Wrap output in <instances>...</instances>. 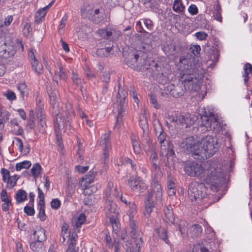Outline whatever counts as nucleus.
<instances>
[{
  "label": "nucleus",
  "mask_w": 252,
  "mask_h": 252,
  "mask_svg": "<svg viewBox=\"0 0 252 252\" xmlns=\"http://www.w3.org/2000/svg\"><path fill=\"white\" fill-rule=\"evenodd\" d=\"M0 173L2 175V180L4 182H6V180L11 177L9 171L5 168H2L1 169Z\"/></svg>",
  "instance_id": "nucleus-56"
},
{
  "label": "nucleus",
  "mask_w": 252,
  "mask_h": 252,
  "mask_svg": "<svg viewBox=\"0 0 252 252\" xmlns=\"http://www.w3.org/2000/svg\"><path fill=\"white\" fill-rule=\"evenodd\" d=\"M176 122L177 124H180L182 126H185L186 127L189 126L193 124V121L189 117L183 115H180L176 118Z\"/></svg>",
  "instance_id": "nucleus-28"
},
{
  "label": "nucleus",
  "mask_w": 252,
  "mask_h": 252,
  "mask_svg": "<svg viewBox=\"0 0 252 252\" xmlns=\"http://www.w3.org/2000/svg\"><path fill=\"white\" fill-rule=\"evenodd\" d=\"M61 204V201L58 198L53 199L51 202V207L54 210L59 209Z\"/></svg>",
  "instance_id": "nucleus-61"
},
{
  "label": "nucleus",
  "mask_w": 252,
  "mask_h": 252,
  "mask_svg": "<svg viewBox=\"0 0 252 252\" xmlns=\"http://www.w3.org/2000/svg\"><path fill=\"white\" fill-rule=\"evenodd\" d=\"M200 126L204 127L206 131H212L215 133H219L222 128V124L215 118L213 113L205 111L201 116Z\"/></svg>",
  "instance_id": "nucleus-5"
},
{
  "label": "nucleus",
  "mask_w": 252,
  "mask_h": 252,
  "mask_svg": "<svg viewBox=\"0 0 252 252\" xmlns=\"http://www.w3.org/2000/svg\"><path fill=\"white\" fill-rule=\"evenodd\" d=\"M192 252H211L205 247L200 244L195 246L193 249Z\"/></svg>",
  "instance_id": "nucleus-52"
},
{
  "label": "nucleus",
  "mask_w": 252,
  "mask_h": 252,
  "mask_svg": "<svg viewBox=\"0 0 252 252\" xmlns=\"http://www.w3.org/2000/svg\"><path fill=\"white\" fill-rule=\"evenodd\" d=\"M104 9L102 8L95 9L94 11V22L99 23L104 19Z\"/></svg>",
  "instance_id": "nucleus-33"
},
{
  "label": "nucleus",
  "mask_w": 252,
  "mask_h": 252,
  "mask_svg": "<svg viewBox=\"0 0 252 252\" xmlns=\"http://www.w3.org/2000/svg\"><path fill=\"white\" fill-rule=\"evenodd\" d=\"M54 75V80L58 85L61 79L66 81L68 78L66 73L63 71V67L61 64L59 65V70H57L55 71Z\"/></svg>",
  "instance_id": "nucleus-25"
},
{
  "label": "nucleus",
  "mask_w": 252,
  "mask_h": 252,
  "mask_svg": "<svg viewBox=\"0 0 252 252\" xmlns=\"http://www.w3.org/2000/svg\"><path fill=\"white\" fill-rule=\"evenodd\" d=\"M71 79L74 85H75L77 86L82 85V80L80 78L78 77V74L75 72H72Z\"/></svg>",
  "instance_id": "nucleus-50"
},
{
  "label": "nucleus",
  "mask_w": 252,
  "mask_h": 252,
  "mask_svg": "<svg viewBox=\"0 0 252 252\" xmlns=\"http://www.w3.org/2000/svg\"><path fill=\"white\" fill-rule=\"evenodd\" d=\"M47 13L45 8L39 9L36 13L34 21L36 24H39L42 22Z\"/></svg>",
  "instance_id": "nucleus-32"
},
{
  "label": "nucleus",
  "mask_w": 252,
  "mask_h": 252,
  "mask_svg": "<svg viewBox=\"0 0 252 252\" xmlns=\"http://www.w3.org/2000/svg\"><path fill=\"white\" fill-rule=\"evenodd\" d=\"M152 198V191H148V195L144 201L145 211L144 212L145 217L147 218L151 216V213L153 212L155 207V203Z\"/></svg>",
  "instance_id": "nucleus-17"
},
{
  "label": "nucleus",
  "mask_w": 252,
  "mask_h": 252,
  "mask_svg": "<svg viewBox=\"0 0 252 252\" xmlns=\"http://www.w3.org/2000/svg\"><path fill=\"white\" fill-rule=\"evenodd\" d=\"M104 133L101 138L100 145L104 148H110L111 147L110 138V133Z\"/></svg>",
  "instance_id": "nucleus-31"
},
{
  "label": "nucleus",
  "mask_w": 252,
  "mask_h": 252,
  "mask_svg": "<svg viewBox=\"0 0 252 252\" xmlns=\"http://www.w3.org/2000/svg\"><path fill=\"white\" fill-rule=\"evenodd\" d=\"M164 220L169 224H173L175 221V217L173 208L170 205L166 206L163 209Z\"/></svg>",
  "instance_id": "nucleus-23"
},
{
  "label": "nucleus",
  "mask_w": 252,
  "mask_h": 252,
  "mask_svg": "<svg viewBox=\"0 0 252 252\" xmlns=\"http://www.w3.org/2000/svg\"><path fill=\"white\" fill-rule=\"evenodd\" d=\"M190 50L194 56H198L200 54L201 48L199 45H194L190 47Z\"/></svg>",
  "instance_id": "nucleus-64"
},
{
  "label": "nucleus",
  "mask_w": 252,
  "mask_h": 252,
  "mask_svg": "<svg viewBox=\"0 0 252 252\" xmlns=\"http://www.w3.org/2000/svg\"><path fill=\"white\" fill-rule=\"evenodd\" d=\"M159 0H144V4L147 2L150 3V7L151 10L154 12L159 14L162 10L159 8V4L158 2Z\"/></svg>",
  "instance_id": "nucleus-30"
},
{
  "label": "nucleus",
  "mask_w": 252,
  "mask_h": 252,
  "mask_svg": "<svg viewBox=\"0 0 252 252\" xmlns=\"http://www.w3.org/2000/svg\"><path fill=\"white\" fill-rule=\"evenodd\" d=\"M139 126L143 131H147L149 130L148 120L146 114H143L139 117Z\"/></svg>",
  "instance_id": "nucleus-37"
},
{
  "label": "nucleus",
  "mask_w": 252,
  "mask_h": 252,
  "mask_svg": "<svg viewBox=\"0 0 252 252\" xmlns=\"http://www.w3.org/2000/svg\"><path fill=\"white\" fill-rule=\"evenodd\" d=\"M69 225L66 223L64 222L62 226L61 236L62 237L63 241L62 242L63 243L65 241V237H66V235H68L69 233H70V231H68Z\"/></svg>",
  "instance_id": "nucleus-45"
},
{
  "label": "nucleus",
  "mask_w": 252,
  "mask_h": 252,
  "mask_svg": "<svg viewBox=\"0 0 252 252\" xmlns=\"http://www.w3.org/2000/svg\"><path fill=\"white\" fill-rule=\"evenodd\" d=\"M168 90H169L170 94L173 97L178 98L184 94L185 90H186V84H184L183 81L177 85L172 84L168 87Z\"/></svg>",
  "instance_id": "nucleus-18"
},
{
  "label": "nucleus",
  "mask_w": 252,
  "mask_h": 252,
  "mask_svg": "<svg viewBox=\"0 0 252 252\" xmlns=\"http://www.w3.org/2000/svg\"><path fill=\"white\" fill-rule=\"evenodd\" d=\"M14 197L17 204H19L27 199V193L25 190L20 189L17 191Z\"/></svg>",
  "instance_id": "nucleus-29"
},
{
  "label": "nucleus",
  "mask_w": 252,
  "mask_h": 252,
  "mask_svg": "<svg viewBox=\"0 0 252 252\" xmlns=\"http://www.w3.org/2000/svg\"><path fill=\"white\" fill-rule=\"evenodd\" d=\"M118 88V93L116 96L118 111L116 124L118 125L121 122L123 116L126 113L127 103L126 98L128 96L127 91L124 88L121 87L120 83L119 84Z\"/></svg>",
  "instance_id": "nucleus-8"
},
{
  "label": "nucleus",
  "mask_w": 252,
  "mask_h": 252,
  "mask_svg": "<svg viewBox=\"0 0 252 252\" xmlns=\"http://www.w3.org/2000/svg\"><path fill=\"white\" fill-rule=\"evenodd\" d=\"M16 50L14 46L5 43L0 44V57L8 59L14 56Z\"/></svg>",
  "instance_id": "nucleus-16"
},
{
  "label": "nucleus",
  "mask_w": 252,
  "mask_h": 252,
  "mask_svg": "<svg viewBox=\"0 0 252 252\" xmlns=\"http://www.w3.org/2000/svg\"><path fill=\"white\" fill-rule=\"evenodd\" d=\"M197 137L189 136L183 139L181 146L186 153L191 155L194 158L201 160V158L205 156L200 152V140H197Z\"/></svg>",
  "instance_id": "nucleus-3"
},
{
  "label": "nucleus",
  "mask_w": 252,
  "mask_h": 252,
  "mask_svg": "<svg viewBox=\"0 0 252 252\" xmlns=\"http://www.w3.org/2000/svg\"><path fill=\"white\" fill-rule=\"evenodd\" d=\"M149 99L150 103H152L154 107L156 109H159L160 106V105L158 103L156 96L152 94V93L149 94Z\"/></svg>",
  "instance_id": "nucleus-53"
},
{
  "label": "nucleus",
  "mask_w": 252,
  "mask_h": 252,
  "mask_svg": "<svg viewBox=\"0 0 252 252\" xmlns=\"http://www.w3.org/2000/svg\"><path fill=\"white\" fill-rule=\"evenodd\" d=\"M134 152L136 154H139L141 152V149L139 142L132 138H131Z\"/></svg>",
  "instance_id": "nucleus-49"
},
{
  "label": "nucleus",
  "mask_w": 252,
  "mask_h": 252,
  "mask_svg": "<svg viewBox=\"0 0 252 252\" xmlns=\"http://www.w3.org/2000/svg\"><path fill=\"white\" fill-rule=\"evenodd\" d=\"M47 127L46 120L41 119L38 120L37 126L38 132L42 134H46Z\"/></svg>",
  "instance_id": "nucleus-39"
},
{
  "label": "nucleus",
  "mask_w": 252,
  "mask_h": 252,
  "mask_svg": "<svg viewBox=\"0 0 252 252\" xmlns=\"http://www.w3.org/2000/svg\"><path fill=\"white\" fill-rule=\"evenodd\" d=\"M101 37L109 39L111 41V37L113 35V29H102L98 30L97 32Z\"/></svg>",
  "instance_id": "nucleus-34"
},
{
  "label": "nucleus",
  "mask_w": 252,
  "mask_h": 252,
  "mask_svg": "<svg viewBox=\"0 0 252 252\" xmlns=\"http://www.w3.org/2000/svg\"><path fill=\"white\" fill-rule=\"evenodd\" d=\"M17 88L23 96L28 94L29 90L25 82L19 84Z\"/></svg>",
  "instance_id": "nucleus-48"
},
{
  "label": "nucleus",
  "mask_w": 252,
  "mask_h": 252,
  "mask_svg": "<svg viewBox=\"0 0 252 252\" xmlns=\"http://www.w3.org/2000/svg\"><path fill=\"white\" fill-rule=\"evenodd\" d=\"M31 166V162L29 160H24L16 164V171H20L23 169H29Z\"/></svg>",
  "instance_id": "nucleus-43"
},
{
  "label": "nucleus",
  "mask_w": 252,
  "mask_h": 252,
  "mask_svg": "<svg viewBox=\"0 0 252 252\" xmlns=\"http://www.w3.org/2000/svg\"><path fill=\"white\" fill-rule=\"evenodd\" d=\"M112 47H105L97 49L96 52V55L100 58L107 57L111 51Z\"/></svg>",
  "instance_id": "nucleus-36"
},
{
  "label": "nucleus",
  "mask_w": 252,
  "mask_h": 252,
  "mask_svg": "<svg viewBox=\"0 0 252 252\" xmlns=\"http://www.w3.org/2000/svg\"><path fill=\"white\" fill-rule=\"evenodd\" d=\"M200 152L203 153L204 157L201 160L207 159L213 156L219 149L217 138L211 135H207L200 140Z\"/></svg>",
  "instance_id": "nucleus-4"
},
{
  "label": "nucleus",
  "mask_w": 252,
  "mask_h": 252,
  "mask_svg": "<svg viewBox=\"0 0 252 252\" xmlns=\"http://www.w3.org/2000/svg\"><path fill=\"white\" fill-rule=\"evenodd\" d=\"M94 196L89 195L84 198L83 202L85 205L92 206L94 203Z\"/></svg>",
  "instance_id": "nucleus-58"
},
{
  "label": "nucleus",
  "mask_w": 252,
  "mask_h": 252,
  "mask_svg": "<svg viewBox=\"0 0 252 252\" xmlns=\"http://www.w3.org/2000/svg\"><path fill=\"white\" fill-rule=\"evenodd\" d=\"M37 190L38 193V197L39 199L38 205L45 204L44 194L43 192L39 187L37 188Z\"/></svg>",
  "instance_id": "nucleus-60"
},
{
  "label": "nucleus",
  "mask_w": 252,
  "mask_h": 252,
  "mask_svg": "<svg viewBox=\"0 0 252 252\" xmlns=\"http://www.w3.org/2000/svg\"><path fill=\"white\" fill-rule=\"evenodd\" d=\"M39 213L38 217L41 221H44L46 219V216L45 213V204L38 205Z\"/></svg>",
  "instance_id": "nucleus-47"
},
{
  "label": "nucleus",
  "mask_w": 252,
  "mask_h": 252,
  "mask_svg": "<svg viewBox=\"0 0 252 252\" xmlns=\"http://www.w3.org/2000/svg\"><path fill=\"white\" fill-rule=\"evenodd\" d=\"M24 212L28 216H33L35 214V211L33 208V206H29L26 205L24 208Z\"/></svg>",
  "instance_id": "nucleus-59"
},
{
  "label": "nucleus",
  "mask_w": 252,
  "mask_h": 252,
  "mask_svg": "<svg viewBox=\"0 0 252 252\" xmlns=\"http://www.w3.org/2000/svg\"><path fill=\"white\" fill-rule=\"evenodd\" d=\"M60 130H60V126L56 122V123L55 125L54 132L56 135V139L57 141V144L59 146H61V144L63 143L62 137Z\"/></svg>",
  "instance_id": "nucleus-41"
},
{
  "label": "nucleus",
  "mask_w": 252,
  "mask_h": 252,
  "mask_svg": "<svg viewBox=\"0 0 252 252\" xmlns=\"http://www.w3.org/2000/svg\"><path fill=\"white\" fill-rule=\"evenodd\" d=\"M129 235L131 238L135 239V244L138 246L139 248L142 247L143 245V241L142 240V233L139 230L136 222L129 216Z\"/></svg>",
  "instance_id": "nucleus-12"
},
{
  "label": "nucleus",
  "mask_w": 252,
  "mask_h": 252,
  "mask_svg": "<svg viewBox=\"0 0 252 252\" xmlns=\"http://www.w3.org/2000/svg\"><path fill=\"white\" fill-rule=\"evenodd\" d=\"M125 63L129 67L138 71L145 72L146 67L147 54L141 50L133 49L124 53Z\"/></svg>",
  "instance_id": "nucleus-2"
},
{
  "label": "nucleus",
  "mask_w": 252,
  "mask_h": 252,
  "mask_svg": "<svg viewBox=\"0 0 252 252\" xmlns=\"http://www.w3.org/2000/svg\"><path fill=\"white\" fill-rule=\"evenodd\" d=\"M184 169L186 173L190 177H201L205 172L202 165L194 161H187Z\"/></svg>",
  "instance_id": "nucleus-10"
},
{
  "label": "nucleus",
  "mask_w": 252,
  "mask_h": 252,
  "mask_svg": "<svg viewBox=\"0 0 252 252\" xmlns=\"http://www.w3.org/2000/svg\"><path fill=\"white\" fill-rule=\"evenodd\" d=\"M33 61L32 62V68L38 75L41 74L42 71V65L38 63V61L36 59L34 55H33Z\"/></svg>",
  "instance_id": "nucleus-38"
},
{
  "label": "nucleus",
  "mask_w": 252,
  "mask_h": 252,
  "mask_svg": "<svg viewBox=\"0 0 252 252\" xmlns=\"http://www.w3.org/2000/svg\"><path fill=\"white\" fill-rule=\"evenodd\" d=\"M157 116L155 114H153V127L155 134L158 136V139L160 144L161 149H165L167 148V142L169 141L166 140L167 134L164 131L163 127L162 124L158 120H156Z\"/></svg>",
  "instance_id": "nucleus-11"
},
{
  "label": "nucleus",
  "mask_w": 252,
  "mask_h": 252,
  "mask_svg": "<svg viewBox=\"0 0 252 252\" xmlns=\"http://www.w3.org/2000/svg\"><path fill=\"white\" fill-rule=\"evenodd\" d=\"M145 63L147 67L145 71H149L153 77L157 79L162 77L163 73L162 70V67L158 63L151 59L148 58V57Z\"/></svg>",
  "instance_id": "nucleus-13"
},
{
  "label": "nucleus",
  "mask_w": 252,
  "mask_h": 252,
  "mask_svg": "<svg viewBox=\"0 0 252 252\" xmlns=\"http://www.w3.org/2000/svg\"><path fill=\"white\" fill-rule=\"evenodd\" d=\"M156 234L159 238L162 240L165 243L169 244V240L167 235V230L161 226L155 229Z\"/></svg>",
  "instance_id": "nucleus-26"
},
{
  "label": "nucleus",
  "mask_w": 252,
  "mask_h": 252,
  "mask_svg": "<svg viewBox=\"0 0 252 252\" xmlns=\"http://www.w3.org/2000/svg\"><path fill=\"white\" fill-rule=\"evenodd\" d=\"M167 146L165 149H161L159 166H169L170 161H173L175 157L174 147L171 141L167 142Z\"/></svg>",
  "instance_id": "nucleus-9"
},
{
  "label": "nucleus",
  "mask_w": 252,
  "mask_h": 252,
  "mask_svg": "<svg viewBox=\"0 0 252 252\" xmlns=\"http://www.w3.org/2000/svg\"><path fill=\"white\" fill-rule=\"evenodd\" d=\"M96 172L93 170H90L89 174L86 175L85 177H83L81 178V181L82 183L84 182V186L85 189H87L89 186L94 182V179L95 176Z\"/></svg>",
  "instance_id": "nucleus-24"
},
{
  "label": "nucleus",
  "mask_w": 252,
  "mask_h": 252,
  "mask_svg": "<svg viewBox=\"0 0 252 252\" xmlns=\"http://www.w3.org/2000/svg\"><path fill=\"white\" fill-rule=\"evenodd\" d=\"M206 175L203 181L206 184L210 185L212 189H218L225 182V178L224 174L215 168L211 167L208 169Z\"/></svg>",
  "instance_id": "nucleus-6"
},
{
  "label": "nucleus",
  "mask_w": 252,
  "mask_h": 252,
  "mask_svg": "<svg viewBox=\"0 0 252 252\" xmlns=\"http://www.w3.org/2000/svg\"><path fill=\"white\" fill-rule=\"evenodd\" d=\"M202 232V227L198 224L192 225L189 228V235L193 239H196L199 237Z\"/></svg>",
  "instance_id": "nucleus-27"
},
{
  "label": "nucleus",
  "mask_w": 252,
  "mask_h": 252,
  "mask_svg": "<svg viewBox=\"0 0 252 252\" xmlns=\"http://www.w3.org/2000/svg\"><path fill=\"white\" fill-rule=\"evenodd\" d=\"M79 247H76V244L69 243L66 252H78Z\"/></svg>",
  "instance_id": "nucleus-62"
},
{
  "label": "nucleus",
  "mask_w": 252,
  "mask_h": 252,
  "mask_svg": "<svg viewBox=\"0 0 252 252\" xmlns=\"http://www.w3.org/2000/svg\"><path fill=\"white\" fill-rule=\"evenodd\" d=\"M86 221V216L84 214H81L77 218V220L75 223L77 227H79Z\"/></svg>",
  "instance_id": "nucleus-55"
},
{
  "label": "nucleus",
  "mask_w": 252,
  "mask_h": 252,
  "mask_svg": "<svg viewBox=\"0 0 252 252\" xmlns=\"http://www.w3.org/2000/svg\"><path fill=\"white\" fill-rule=\"evenodd\" d=\"M127 184L131 189L139 193L143 192L148 188L147 184L137 175L130 176Z\"/></svg>",
  "instance_id": "nucleus-14"
},
{
  "label": "nucleus",
  "mask_w": 252,
  "mask_h": 252,
  "mask_svg": "<svg viewBox=\"0 0 252 252\" xmlns=\"http://www.w3.org/2000/svg\"><path fill=\"white\" fill-rule=\"evenodd\" d=\"M54 121V128H55V125L56 122L60 126V130L61 129V126L63 125V121L62 120V118L59 116V113H56L55 117L53 118Z\"/></svg>",
  "instance_id": "nucleus-57"
},
{
  "label": "nucleus",
  "mask_w": 252,
  "mask_h": 252,
  "mask_svg": "<svg viewBox=\"0 0 252 252\" xmlns=\"http://www.w3.org/2000/svg\"><path fill=\"white\" fill-rule=\"evenodd\" d=\"M149 132V130H147V131H143V135L142 138L143 142L147 144V145H145V146H146L148 149L149 148V147H151L152 145Z\"/></svg>",
  "instance_id": "nucleus-46"
},
{
  "label": "nucleus",
  "mask_w": 252,
  "mask_h": 252,
  "mask_svg": "<svg viewBox=\"0 0 252 252\" xmlns=\"http://www.w3.org/2000/svg\"><path fill=\"white\" fill-rule=\"evenodd\" d=\"M46 230L40 227L33 232L34 240L30 242V248L33 252H43L45 250L44 242L47 240Z\"/></svg>",
  "instance_id": "nucleus-7"
},
{
  "label": "nucleus",
  "mask_w": 252,
  "mask_h": 252,
  "mask_svg": "<svg viewBox=\"0 0 252 252\" xmlns=\"http://www.w3.org/2000/svg\"><path fill=\"white\" fill-rule=\"evenodd\" d=\"M66 237H68L69 243H72L73 244H76V241L78 238V235L75 232H72V233H69L68 235H66Z\"/></svg>",
  "instance_id": "nucleus-54"
},
{
  "label": "nucleus",
  "mask_w": 252,
  "mask_h": 252,
  "mask_svg": "<svg viewBox=\"0 0 252 252\" xmlns=\"http://www.w3.org/2000/svg\"><path fill=\"white\" fill-rule=\"evenodd\" d=\"M47 92L49 96L50 103L53 108L56 107V103L59 100V93L58 90L55 88H52L51 86H47Z\"/></svg>",
  "instance_id": "nucleus-21"
},
{
  "label": "nucleus",
  "mask_w": 252,
  "mask_h": 252,
  "mask_svg": "<svg viewBox=\"0 0 252 252\" xmlns=\"http://www.w3.org/2000/svg\"><path fill=\"white\" fill-rule=\"evenodd\" d=\"M120 209L118 208L116 203L113 200L107 199L106 201L104 211L106 217L109 219L118 217Z\"/></svg>",
  "instance_id": "nucleus-15"
},
{
  "label": "nucleus",
  "mask_w": 252,
  "mask_h": 252,
  "mask_svg": "<svg viewBox=\"0 0 252 252\" xmlns=\"http://www.w3.org/2000/svg\"><path fill=\"white\" fill-rule=\"evenodd\" d=\"M110 222L112 224L113 232L116 234L120 229V223L119 222L118 217H113L110 219Z\"/></svg>",
  "instance_id": "nucleus-40"
},
{
  "label": "nucleus",
  "mask_w": 252,
  "mask_h": 252,
  "mask_svg": "<svg viewBox=\"0 0 252 252\" xmlns=\"http://www.w3.org/2000/svg\"><path fill=\"white\" fill-rule=\"evenodd\" d=\"M147 30L152 31L154 29V23L150 19H142Z\"/></svg>",
  "instance_id": "nucleus-51"
},
{
  "label": "nucleus",
  "mask_w": 252,
  "mask_h": 252,
  "mask_svg": "<svg viewBox=\"0 0 252 252\" xmlns=\"http://www.w3.org/2000/svg\"><path fill=\"white\" fill-rule=\"evenodd\" d=\"M41 169V166L39 163L34 164L31 170L32 176L35 178H37L40 174Z\"/></svg>",
  "instance_id": "nucleus-42"
},
{
  "label": "nucleus",
  "mask_w": 252,
  "mask_h": 252,
  "mask_svg": "<svg viewBox=\"0 0 252 252\" xmlns=\"http://www.w3.org/2000/svg\"><path fill=\"white\" fill-rule=\"evenodd\" d=\"M182 78L183 79L184 84H186V90L190 92H195L198 90L199 86L194 82L192 77L187 76L185 78L183 77Z\"/></svg>",
  "instance_id": "nucleus-22"
},
{
  "label": "nucleus",
  "mask_w": 252,
  "mask_h": 252,
  "mask_svg": "<svg viewBox=\"0 0 252 252\" xmlns=\"http://www.w3.org/2000/svg\"><path fill=\"white\" fill-rule=\"evenodd\" d=\"M144 149L147 155L149 156V160L151 162L154 169L155 170L158 169L159 165L157 164L158 158V153L156 151L155 147L152 145L151 147H149V148L148 149L147 147L145 146Z\"/></svg>",
  "instance_id": "nucleus-19"
},
{
  "label": "nucleus",
  "mask_w": 252,
  "mask_h": 252,
  "mask_svg": "<svg viewBox=\"0 0 252 252\" xmlns=\"http://www.w3.org/2000/svg\"><path fill=\"white\" fill-rule=\"evenodd\" d=\"M207 189L204 183L192 182L189 186V197L192 202H195L198 205L207 208L215 202L213 196L208 194Z\"/></svg>",
  "instance_id": "nucleus-1"
},
{
  "label": "nucleus",
  "mask_w": 252,
  "mask_h": 252,
  "mask_svg": "<svg viewBox=\"0 0 252 252\" xmlns=\"http://www.w3.org/2000/svg\"><path fill=\"white\" fill-rule=\"evenodd\" d=\"M35 124L33 119H30L27 122L26 128L28 132H31V130L34 128Z\"/></svg>",
  "instance_id": "nucleus-63"
},
{
  "label": "nucleus",
  "mask_w": 252,
  "mask_h": 252,
  "mask_svg": "<svg viewBox=\"0 0 252 252\" xmlns=\"http://www.w3.org/2000/svg\"><path fill=\"white\" fill-rule=\"evenodd\" d=\"M172 8L175 12L181 13L184 11L185 6L183 5L182 0H174Z\"/></svg>",
  "instance_id": "nucleus-35"
},
{
  "label": "nucleus",
  "mask_w": 252,
  "mask_h": 252,
  "mask_svg": "<svg viewBox=\"0 0 252 252\" xmlns=\"http://www.w3.org/2000/svg\"><path fill=\"white\" fill-rule=\"evenodd\" d=\"M221 8L220 4L218 3L214 9L213 12L214 16L215 17V19H216L218 21L221 22L222 21V17L221 15Z\"/></svg>",
  "instance_id": "nucleus-44"
},
{
  "label": "nucleus",
  "mask_w": 252,
  "mask_h": 252,
  "mask_svg": "<svg viewBox=\"0 0 252 252\" xmlns=\"http://www.w3.org/2000/svg\"><path fill=\"white\" fill-rule=\"evenodd\" d=\"M152 189L148 191H152L155 194V198L157 201H160L162 196V189L161 185L157 180H154L151 183Z\"/></svg>",
  "instance_id": "nucleus-20"
}]
</instances>
